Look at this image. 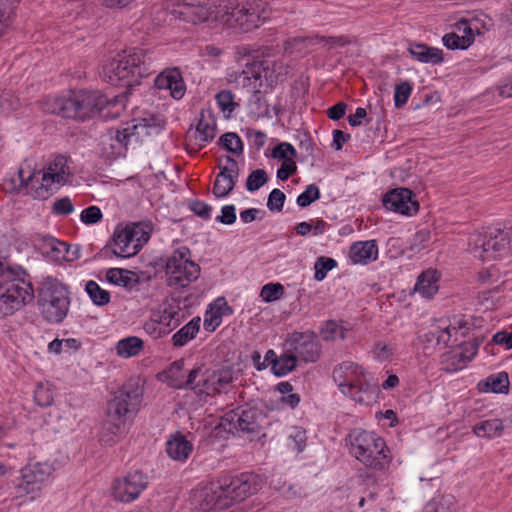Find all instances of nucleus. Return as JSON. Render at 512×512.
Masks as SVG:
<instances>
[{"label": "nucleus", "mask_w": 512, "mask_h": 512, "mask_svg": "<svg viewBox=\"0 0 512 512\" xmlns=\"http://www.w3.org/2000/svg\"><path fill=\"white\" fill-rule=\"evenodd\" d=\"M178 1L179 17L192 24L212 21L248 32L260 27L269 17L268 5L262 0H217L212 4L209 0Z\"/></svg>", "instance_id": "1"}, {"label": "nucleus", "mask_w": 512, "mask_h": 512, "mask_svg": "<svg viewBox=\"0 0 512 512\" xmlns=\"http://www.w3.org/2000/svg\"><path fill=\"white\" fill-rule=\"evenodd\" d=\"M143 386L138 379H130L115 393L107 406L106 418L101 425L99 441L104 446H113L125 433L126 423L141 405Z\"/></svg>", "instance_id": "2"}, {"label": "nucleus", "mask_w": 512, "mask_h": 512, "mask_svg": "<svg viewBox=\"0 0 512 512\" xmlns=\"http://www.w3.org/2000/svg\"><path fill=\"white\" fill-rule=\"evenodd\" d=\"M70 159L63 155L56 156L44 170H18L19 190L35 199H47L59 187L69 182L72 176Z\"/></svg>", "instance_id": "3"}, {"label": "nucleus", "mask_w": 512, "mask_h": 512, "mask_svg": "<svg viewBox=\"0 0 512 512\" xmlns=\"http://www.w3.org/2000/svg\"><path fill=\"white\" fill-rule=\"evenodd\" d=\"M105 95L99 91H74L67 97L49 98L44 110L64 118L85 121L99 114L108 105H112Z\"/></svg>", "instance_id": "4"}, {"label": "nucleus", "mask_w": 512, "mask_h": 512, "mask_svg": "<svg viewBox=\"0 0 512 512\" xmlns=\"http://www.w3.org/2000/svg\"><path fill=\"white\" fill-rule=\"evenodd\" d=\"M151 58L143 49L131 48L117 54L103 67V75L111 84L120 81L127 86L139 84L140 79L149 75Z\"/></svg>", "instance_id": "5"}, {"label": "nucleus", "mask_w": 512, "mask_h": 512, "mask_svg": "<svg viewBox=\"0 0 512 512\" xmlns=\"http://www.w3.org/2000/svg\"><path fill=\"white\" fill-rule=\"evenodd\" d=\"M333 379L340 391L355 402L370 405L377 397V385L365 370L351 361H344L333 370Z\"/></svg>", "instance_id": "6"}, {"label": "nucleus", "mask_w": 512, "mask_h": 512, "mask_svg": "<svg viewBox=\"0 0 512 512\" xmlns=\"http://www.w3.org/2000/svg\"><path fill=\"white\" fill-rule=\"evenodd\" d=\"M350 453L366 467L381 470L390 462L385 441L374 432L353 429L347 436Z\"/></svg>", "instance_id": "7"}, {"label": "nucleus", "mask_w": 512, "mask_h": 512, "mask_svg": "<svg viewBox=\"0 0 512 512\" xmlns=\"http://www.w3.org/2000/svg\"><path fill=\"white\" fill-rule=\"evenodd\" d=\"M512 250V226L506 229L488 227L468 238V252L482 261L495 260Z\"/></svg>", "instance_id": "8"}, {"label": "nucleus", "mask_w": 512, "mask_h": 512, "mask_svg": "<svg viewBox=\"0 0 512 512\" xmlns=\"http://www.w3.org/2000/svg\"><path fill=\"white\" fill-rule=\"evenodd\" d=\"M23 274L22 269L6 270L0 274V318L12 315L33 299L32 285Z\"/></svg>", "instance_id": "9"}, {"label": "nucleus", "mask_w": 512, "mask_h": 512, "mask_svg": "<svg viewBox=\"0 0 512 512\" xmlns=\"http://www.w3.org/2000/svg\"><path fill=\"white\" fill-rule=\"evenodd\" d=\"M286 74L287 66L282 61L265 58L246 64L237 82L258 93L261 87H272L283 81Z\"/></svg>", "instance_id": "10"}, {"label": "nucleus", "mask_w": 512, "mask_h": 512, "mask_svg": "<svg viewBox=\"0 0 512 512\" xmlns=\"http://www.w3.org/2000/svg\"><path fill=\"white\" fill-rule=\"evenodd\" d=\"M201 273L200 266L192 260V254L188 247L175 248L166 257L165 276L167 285L174 289H184L195 282Z\"/></svg>", "instance_id": "11"}, {"label": "nucleus", "mask_w": 512, "mask_h": 512, "mask_svg": "<svg viewBox=\"0 0 512 512\" xmlns=\"http://www.w3.org/2000/svg\"><path fill=\"white\" fill-rule=\"evenodd\" d=\"M38 304L49 323H60L67 316L70 299L67 287L54 278H46L39 289Z\"/></svg>", "instance_id": "12"}, {"label": "nucleus", "mask_w": 512, "mask_h": 512, "mask_svg": "<svg viewBox=\"0 0 512 512\" xmlns=\"http://www.w3.org/2000/svg\"><path fill=\"white\" fill-rule=\"evenodd\" d=\"M53 471L54 466L48 461L26 464L21 469V482L15 486L13 499L35 500Z\"/></svg>", "instance_id": "13"}, {"label": "nucleus", "mask_w": 512, "mask_h": 512, "mask_svg": "<svg viewBox=\"0 0 512 512\" xmlns=\"http://www.w3.org/2000/svg\"><path fill=\"white\" fill-rule=\"evenodd\" d=\"M264 421L265 416L258 408L241 406L225 413L221 417L219 426L229 433L241 436L258 433Z\"/></svg>", "instance_id": "14"}, {"label": "nucleus", "mask_w": 512, "mask_h": 512, "mask_svg": "<svg viewBox=\"0 0 512 512\" xmlns=\"http://www.w3.org/2000/svg\"><path fill=\"white\" fill-rule=\"evenodd\" d=\"M137 125L123 130L109 129L103 133L99 140L100 153L106 159L112 160L124 156L127 146L134 137Z\"/></svg>", "instance_id": "15"}, {"label": "nucleus", "mask_w": 512, "mask_h": 512, "mask_svg": "<svg viewBox=\"0 0 512 512\" xmlns=\"http://www.w3.org/2000/svg\"><path fill=\"white\" fill-rule=\"evenodd\" d=\"M220 481L230 506L234 501H242L256 493L262 485L260 477L253 473H243L232 479H223Z\"/></svg>", "instance_id": "16"}, {"label": "nucleus", "mask_w": 512, "mask_h": 512, "mask_svg": "<svg viewBox=\"0 0 512 512\" xmlns=\"http://www.w3.org/2000/svg\"><path fill=\"white\" fill-rule=\"evenodd\" d=\"M287 343L296 357L304 362H316L320 357L321 344L313 332H293Z\"/></svg>", "instance_id": "17"}, {"label": "nucleus", "mask_w": 512, "mask_h": 512, "mask_svg": "<svg viewBox=\"0 0 512 512\" xmlns=\"http://www.w3.org/2000/svg\"><path fill=\"white\" fill-rule=\"evenodd\" d=\"M193 500L203 511L222 510L230 507L221 481L211 482L195 490Z\"/></svg>", "instance_id": "18"}, {"label": "nucleus", "mask_w": 512, "mask_h": 512, "mask_svg": "<svg viewBox=\"0 0 512 512\" xmlns=\"http://www.w3.org/2000/svg\"><path fill=\"white\" fill-rule=\"evenodd\" d=\"M147 485L148 477L141 471L135 470L117 479L112 489L117 500L128 503L137 499Z\"/></svg>", "instance_id": "19"}, {"label": "nucleus", "mask_w": 512, "mask_h": 512, "mask_svg": "<svg viewBox=\"0 0 512 512\" xmlns=\"http://www.w3.org/2000/svg\"><path fill=\"white\" fill-rule=\"evenodd\" d=\"M220 172L216 176L212 192L216 198H223L234 189L239 176V166L236 160L225 156L219 163Z\"/></svg>", "instance_id": "20"}, {"label": "nucleus", "mask_w": 512, "mask_h": 512, "mask_svg": "<svg viewBox=\"0 0 512 512\" xmlns=\"http://www.w3.org/2000/svg\"><path fill=\"white\" fill-rule=\"evenodd\" d=\"M384 206L391 211L412 215L418 211L419 204L413 199V193L408 188H396L387 192L383 197Z\"/></svg>", "instance_id": "21"}, {"label": "nucleus", "mask_w": 512, "mask_h": 512, "mask_svg": "<svg viewBox=\"0 0 512 512\" xmlns=\"http://www.w3.org/2000/svg\"><path fill=\"white\" fill-rule=\"evenodd\" d=\"M155 86L160 90H169L170 96L175 100L183 98L186 85L177 68L166 69L155 78Z\"/></svg>", "instance_id": "22"}, {"label": "nucleus", "mask_w": 512, "mask_h": 512, "mask_svg": "<svg viewBox=\"0 0 512 512\" xmlns=\"http://www.w3.org/2000/svg\"><path fill=\"white\" fill-rule=\"evenodd\" d=\"M233 380L230 368L205 369L203 373V394L215 395L224 390Z\"/></svg>", "instance_id": "23"}, {"label": "nucleus", "mask_w": 512, "mask_h": 512, "mask_svg": "<svg viewBox=\"0 0 512 512\" xmlns=\"http://www.w3.org/2000/svg\"><path fill=\"white\" fill-rule=\"evenodd\" d=\"M467 324V321L463 318H455L454 322L449 325H439L431 329L426 334L427 341L435 343L436 345H446L450 341L453 333H460L461 336L464 337L468 330Z\"/></svg>", "instance_id": "24"}, {"label": "nucleus", "mask_w": 512, "mask_h": 512, "mask_svg": "<svg viewBox=\"0 0 512 512\" xmlns=\"http://www.w3.org/2000/svg\"><path fill=\"white\" fill-rule=\"evenodd\" d=\"M349 257L354 264H367L378 257V247L375 240L359 241L351 245Z\"/></svg>", "instance_id": "25"}, {"label": "nucleus", "mask_w": 512, "mask_h": 512, "mask_svg": "<svg viewBox=\"0 0 512 512\" xmlns=\"http://www.w3.org/2000/svg\"><path fill=\"white\" fill-rule=\"evenodd\" d=\"M192 451L193 444L181 434L172 435L166 442V452L175 461H186Z\"/></svg>", "instance_id": "26"}, {"label": "nucleus", "mask_w": 512, "mask_h": 512, "mask_svg": "<svg viewBox=\"0 0 512 512\" xmlns=\"http://www.w3.org/2000/svg\"><path fill=\"white\" fill-rule=\"evenodd\" d=\"M114 245L112 252L115 256L121 258H130L138 253L134 247L133 238L129 235L126 227L116 229L113 237Z\"/></svg>", "instance_id": "27"}, {"label": "nucleus", "mask_w": 512, "mask_h": 512, "mask_svg": "<svg viewBox=\"0 0 512 512\" xmlns=\"http://www.w3.org/2000/svg\"><path fill=\"white\" fill-rule=\"evenodd\" d=\"M180 310L172 304H162L152 315L154 322L168 329H174L180 324Z\"/></svg>", "instance_id": "28"}, {"label": "nucleus", "mask_w": 512, "mask_h": 512, "mask_svg": "<svg viewBox=\"0 0 512 512\" xmlns=\"http://www.w3.org/2000/svg\"><path fill=\"white\" fill-rule=\"evenodd\" d=\"M439 289L438 275L435 270H427L423 272L417 279L414 292L420 294L424 298L433 297Z\"/></svg>", "instance_id": "29"}, {"label": "nucleus", "mask_w": 512, "mask_h": 512, "mask_svg": "<svg viewBox=\"0 0 512 512\" xmlns=\"http://www.w3.org/2000/svg\"><path fill=\"white\" fill-rule=\"evenodd\" d=\"M106 279L111 284L132 289L139 284L138 275L130 270L122 268H110L106 272Z\"/></svg>", "instance_id": "30"}, {"label": "nucleus", "mask_w": 512, "mask_h": 512, "mask_svg": "<svg viewBox=\"0 0 512 512\" xmlns=\"http://www.w3.org/2000/svg\"><path fill=\"white\" fill-rule=\"evenodd\" d=\"M410 54L420 62L438 64L443 61L442 50L425 44H415L409 48Z\"/></svg>", "instance_id": "31"}, {"label": "nucleus", "mask_w": 512, "mask_h": 512, "mask_svg": "<svg viewBox=\"0 0 512 512\" xmlns=\"http://www.w3.org/2000/svg\"><path fill=\"white\" fill-rule=\"evenodd\" d=\"M215 134L216 126L214 121L211 118H205L202 113L194 132L197 145L200 148L204 147L207 143L214 139Z\"/></svg>", "instance_id": "32"}, {"label": "nucleus", "mask_w": 512, "mask_h": 512, "mask_svg": "<svg viewBox=\"0 0 512 512\" xmlns=\"http://www.w3.org/2000/svg\"><path fill=\"white\" fill-rule=\"evenodd\" d=\"M481 392L506 393L509 389V379L505 372L490 375L484 381L479 382Z\"/></svg>", "instance_id": "33"}, {"label": "nucleus", "mask_w": 512, "mask_h": 512, "mask_svg": "<svg viewBox=\"0 0 512 512\" xmlns=\"http://www.w3.org/2000/svg\"><path fill=\"white\" fill-rule=\"evenodd\" d=\"M144 348V342L137 336H128L119 340L116 344V353L122 358H131L140 354Z\"/></svg>", "instance_id": "34"}, {"label": "nucleus", "mask_w": 512, "mask_h": 512, "mask_svg": "<svg viewBox=\"0 0 512 512\" xmlns=\"http://www.w3.org/2000/svg\"><path fill=\"white\" fill-rule=\"evenodd\" d=\"M504 430V419H488L477 423L473 432L478 437L495 438L502 435Z\"/></svg>", "instance_id": "35"}, {"label": "nucleus", "mask_w": 512, "mask_h": 512, "mask_svg": "<svg viewBox=\"0 0 512 512\" xmlns=\"http://www.w3.org/2000/svg\"><path fill=\"white\" fill-rule=\"evenodd\" d=\"M47 254L56 261H74L78 258V251L75 250L73 255H69L70 245L56 239H50L46 243Z\"/></svg>", "instance_id": "36"}, {"label": "nucleus", "mask_w": 512, "mask_h": 512, "mask_svg": "<svg viewBox=\"0 0 512 512\" xmlns=\"http://www.w3.org/2000/svg\"><path fill=\"white\" fill-rule=\"evenodd\" d=\"M200 330V318H193L179 331H177L173 337V345L176 347H182L187 344L190 340L194 339Z\"/></svg>", "instance_id": "37"}, {"label": "nucleus", "mask_w": 512, "mask_h": 512, "mask_svg": "<svg viewBox=\"0 0 512 512\" xmlns=\"http://www.w3.org/2000/svg\"><path fill=\"white\" fill-rule=\"evenodd\" d=\"M164 373L169 386L176 389H183V378L186 374L184 359H179L171 363Z\"/></svg>", "instance_id": "38"}, {"label": "nucleus", "mask_w": 512, "mask_h": 512, "mask_svg": "<svg viewBox=\"0 0 512 512\" xmlns=\"http://www.w3.org/2000/svg\"><path fill=\"white\" fill-rule=\"evenodd\" d=\"M205 368L200 365L187 371L183 378V389H191L196 394H203V373Z\"/></svg>", "instance_id": "39"}, {"label": "nucleus", "mask_w": 512, "mask_h": 512, "mask_svg": "<svg viewBox=\"0 0 512 512\" xmlns=\"http://www.w3.org/2000/svg\"><path fill=\"white\" fill-rule=\"evenodd\" d=\"M464 31H468V33L464 36H459L456 33H448L443 36V44L448 49H467L473 43V34L471 32V28L467 27L465 24Z\"/></svg>", "instance_id": "40"}, {"label": "nucleus", "mask_w": 512, "mask_h": 512, "mask_svg": "<svg viewBox=\"0 0 512 512\" xmlns=\"http://www.w3.org/2000/svg\"><path fill=\"white\" fill-rule=\"evenodd\" d=\"M349 331L342 323L330 320L327 321L320 330V335L325 341H335L337 339L346 338Z\"/></svg>", "instance_id": "41"}, {"label": "nucleus", "mask_w": 512, "mask_h": 512, "mask_svg": "<svg viewBox=\"0 0 512 512\" xmlns=\"http://www.w3.org/2000/svg\"><path fill=\"white\" fill-rule=\"evenodd\" d=\"M216 103L225 118H229L239 104L230 90H222L215 96Z\"/></svg>", "instance_id": "42"}, {"label": "nucleus", "mask_w": 512, "mask_h": 512, "mask_svg": "<svg viewBox=\"0 0 512 512\" xmlns=\"http://www.w3.org/2000/svg\"><path fill=\"white\" fill-rule=\"evenodd\" d=\"M85 290L92 302L97 306H104L110 302V293L102 289L99 284L93 280L86 283Z\"/></svg>", "instance_id": "43"}, {"label": "nucleus", "mask_w": 512, "mask_h": 512, "mask_svg": "<svg viewBox=\"0 0 512 512\" xmlns=\"http://www.w3.org/2000/svg\"><path fill=\"white\" fill-rule=\"evenodd\" d=\"M297 357L294 354H285L278 358V360H275L273 363V373L277 376H284L295 369Z\"/></svg>", "instance_id": "44"}, {"label": "nucleus", "mask_w": 512, "mask_h": 512, "mask_svg": "<svg viewBox=\"0 0 512 512\" xmlns=\"http://www.w3.org/2000/svg\"><path fill=\"white\" fill-rule=\"evenodd\" d=\"M17 0H0V37L8 29Z\"/></svg>", "instance_id": "45"}, {"label": "nucleus", "mask_w": 512, "mask_h": 512, "mask_svg": "<svg viewBox=\"0 0 512 512\" xmlns=\"http://www.w3.org/2000/svg\"><path fill=\"white\" fill-rule=\"evenodd\" d=\"M146 228L147 227H145L142 224H132L130 226H126L129 235H131L133 241H135L134 247L137 249L138 252L141 250L143 245L148 242L150 238L149 231Z\"/></svg>", "instance_id": "46"}, {"label": "nucleus", "mask_w": 512, "mask_h": 512, "mask_svg": "<svg viewBox=\"0 0 512 512\" xmlns=\"http://www.w3.org/2000/svg\"><path fill=\"white\" fill-rule=\"evenodd\" d=\"M219 143L233 154H241L243 152V143L240 137L233 132L225 133L219 139Z\"/></svg>", "instance_id": "47"}, {"label": "nucleus", "mask_w": 512, "mask_h": 512, "mask_svg": "<svg viewBox=\"0 0 512 512\" xmlns=\"http://www.w3.org/2000/svg\"><path fill=\"white\" fill-rule=\"evenodd\" d=\"M336 266L337 262L333 258L324 256L319 257L314 264V278L317 281H322L326 277L327 273Z\"/></svg>", "instance_id": "48"}, {"label": "nucleus", "mask_w": 512, "mask_h": 512, "mask_svg": "<svg viewBox=\"0 0 512 512\" xmlns=\"http://www.w3.org/2000/svg\"><path fill=\"white\" fill-rule=\"evenodd\" d=\"M268 181V176L265 170L256 169L252 171L246 180V189L249 192H254L260 189Z\"/></svg>", "instance_id": "49"}, {"label": "nucleus", "mask_w": 512, "mask_h": 512, "mask_svg": "<svg viewBox=\"0 0 512 512\" xmlns=\"http://www.w3.org/2000/svg\"><path fill=\"white\" fill-rule=\"evenodd\" d=\"M453 499L441 497L431 500L424 508V512H454Z\"/></svg>", "instance_id": "50"}, {"label": "nucleus", "mask_w": 512, "mask_h": 512, "mask_svg": "<svg viewBox=\"0 0 512 512\" xmlns=\"http://www.w3.org/2000/svg\"><path fill=\"white\" fill-rule=\"evenodd\" d=\"M271 156L283 162L293 161V158L296 156V150L290 143L281 142L272 149Z\"/></svg>", "instance_id": "51"}, {"label": "nucleus", "mask_w": 512, "mask_h": 512, "mask_svg": "<svg viewBox=\"0 0 512 512\" xmlns=\"http://www.w3.org/2000/svg\"><path fill=\"white\" fill-rule=\"evenodd\" d=\"M468 362L458 348L452 350L445 359L446 369L454 371L463 369Z\"/></svg>", "instance_id": "52"}, {"label": "nucleus", "mask_w": 512, "mask_h": 512, "mask_svg": "<svg viewBox=\"0 0 512 512\" xmlns=\"http://www.w3.org/2000/svg\"><path fill=\"white\" fill-rule=\"evenodd\" d=\"M284 293V287L280 283H269L262 287L260 296L265 302H273Z\"/></svg>", "instance_id": "53"}, {"label": "nucleus", "mask_w": 512, "mask_h": 512, "mask_svg": "<svg viewBox=\"0 0 512 512\" xmlns=\"http://www.w3.org/2000/svg\"><path fill=\"white\" fill-rule=\"evenodd\" d=\"M430 241V231L422 229L417 231L412 237L409 250L413 253H418L424 249Z\"/></svg>", "instance_id": "54"}, {"label": "nucleus", "mask_w": 512, "mask_h": 512, "mask_svg": "<svg viewBox=\"0 0 512 512\" xmlns=\"http://www.w3.org/2000/svg\"><path fill=\"white\" fill-rule=\"evenodd\" d=\"M320 198V190L315 184H310L305 191L297 197V204L300 207H307Z\"/></svg>", "instance_id": "55"}, {"label": "nucleus", "mask_w": 512, "mask_h": 512, "mask_svg": "<svg viewBox=\"0 0 512 512\" xmlns=\"http://www.w3.org/2000/svg\"><path fill=\"white\" fill-rule=\"evenodd\" d=\"M412 86L409 82H402L395 87L394 104L396 108L405 105L411 95Z\"/></svg>", "instance_id": "56"}, {"label": "nucleus", "mask_w": 512, "mask_h": 512, "mask_svg": "<svg viewBox=\"0 0 512 512\" xmlns=\"http://www.w3.org/2000/svg\"><path fill=\"white\" fill-rule=\"evenodd\" d=\"M289 446L295 449L297 452L303 451L306 445V434L305 431L300 427H293L289 436Z\"/></svg>", "instance_id": "57"}, {"label": "nucleus", "mask_w": 512, "mask_h": 512, "mask_svg": "<svg viewBox=\"0 0 512 512\" xmlns=\"http://www.w3.org/2000/svg\"><path fill=\"white\" fill-rule=\"evenodd\" d=\"M286 196L280 189H273L267 201V207L270 211H282Z\"/></svg>", "instance_id": "58"}, {"label": "nucleus", "mask_w": 512, "mask_h": 512, "mask_svg": "<svg viewBox=\"0 0 512 512\" xmlns=\"http://www.w3.org/2000/svg\"><path fill=\"white\" fill-rule=\"evenodd\" d=\"M34 399L39 406L47 407L53 402V394L48 387L39 384L34 392Z\"/></svg>", "instance_id": "59"}, {"label": "nucleus", "mask_w": 512, "mask_h": 512, "mask_svg": "<svg viewBox=\"0 0 512 512\" xmlns=\"http://www.w3.org/2000/svg\"><path fill=\"white\" fill-rule=\"evenodd\" d=\"M74 211V205L69 197L56 199L52 206V212L56 215H69Z\"/></svg>", "instance_id": "60"}, {"label": "nucleus", "mask_w": 512, "mask_h": 512, "mask_svg": "<svg viewBox=\"0 0 512 512\" xmlns=\"http://www.w3.org/2000/svg\"><path fill=\"white\" fill-rule=\"evenodd\" d=\"M80 218L85 224H95L101 220L102 212L97 206H89L81 212Z\"/></svg>", "instance_id": "61"}, {"label": "nucleus", "mask_w": 512, "mask_h": 512, "mask_svg": "<svg viewBox=\"0 0 512 512\" xmlns=\"http://www.w3.org/2000/svg\"><path fill=\"white\" fill-rule=\"evenodd\" d=\"M189 207L196 215L203 219L211 217L212 207L205 202L193 200L190 202Z\"/></svg>", "instance_id": "62"}, {"label": "nucleus", "mask_w": 512, "mask_h": 512, "mask_svg": "<svg viewBox=\"0 0 512 512\" xmlns=\"http://www.w3.org/2000/svg\"><path fill=\"white\" fill-rule=\"evenodd\" d=\"M216 221L231 225L236 221V208L234 205H225L221 209V215L216 217Z\"/></svg>", "instance_id": "63"}, {"label": "nucleus", "mask_w": 512, "mask_h": 512, "mask_svg": "<svg viewBox=\"0 0 512 512\" xmlns=\"http://www.w3.org/2000/svg\"><path fill=\"white\" fill-rule=\"evenodd\" d=\"M479 348V341L474 339L473 341H468L461 344L458 349L464 355V358L469 362L474 358Z\"/></svg>", "instance_id": "64"}]
</instances>
